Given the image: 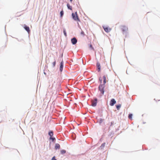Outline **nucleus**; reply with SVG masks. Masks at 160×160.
<instances>
[{
	"label": "nucleus",
	"mask_w": 160,
	"mask_h": 160,
	"mask_svg": "<svg viewBox=\"0 0 160 160\" xmlns=\"http://www.w3.org/2000/svg\"><path fill=\"white\" fill-rule=\"evenodd\" d=\"M72 15L73 19L75 21L79 22L80 21V19L79 18L77 12H75L74 13H72Z\"/></svg>",
	"instance_id": "f257e3e1"
},
{
	"label": "nucleus",
	"mask_w": 160,
	"mask_h": 160,
	"mask_svg": "<svg viewBox=\"0 0 160 160\" xmlns=\"http://www.w3.org/2000/svg\"><path fill=\"white\" fill-rule=\"evenodd\" d=\"M104 87L105 85H104V84H101L99 85V90L102 95L104 93Z\"/></svg>",
	"instance_id": "f03ea898"
},
{
	"label": "nucleus",
	"mask_w": 160,
	"mask_h": 160,
	"mask_svg": "<svg viewBox=\"0 0 160 160\" xmlns=\"http://www.w3.org/2000/svg\"><path fill=\"white\" fill-rule=\"evenodd\" d=\"M121 28L123 33L127 32L128 30L127 27L125 25L122 26Z\"/></svg>",
	"instance_id": "7ed1b4c3"
},
{
	"label": "nucleus",
	"mask_w": 160,
	"mask_h": 160,
	"mask_svg": "<svg viewBox=\"0 0 160 160\" xmlns=\"http://www.w3.org/2000/svg\"><path fill=\"white\" fill-rule=\"evenodd\" d=\"M48 134L50 136V139L51 140H55L56 138L52 137L53 135V132L52 131H50L49 132Z\"/></svg>",
	"instance_id": "20e7f679"
},
{
	"label": "nucleus",
	"mask_w": 160,
	"mask_h": 160,
	"mask_svg": "<svg viewBox=\"0 0 160 160\" xmlns=\"http://www.w3.org/2000/svg\"><path fill=\"white\" fill-rule=\"evenodd\" d=\"M103 28L105 31L107 32H110L111 30V28H109L105 26H103Z\"/></svg>",
	"instance_id": "39448f33"
},
{
	"label": "nucleus",
	"mask_w": 160,
	"mask_h": 160,
	"mask_svg": "<svg viewBox=\"0 0 160 160\" xmlns=\"http://www.w3.org/2000/svg\"><path fill=\"white\" fill-rule=\"evenodd\" d=\"M116 103V101L114 99L112 98V99L110 101V104L111 106H112L115 104Z\"/></svg>",
	"instance_id": "423d86ee"
},
{
	"label": "nucleus",
	"mask_w": 160,
	"mask_h": 160,
	"mask_svg": "<svg viewBox=\"0 0 160 160\" xmlns=\"http://www.w3.org/2000/svg\"><path fill=\"white\" fill-rule=\"evenodd\" d=\"M71 42L73 44H75L77 42V40L75 38H73L71 39Z\"/></svg>",
	"instance_id": "0eeeda50"
},
{
	"label": "nucleus",
	"mask_w": 160,
	"mask_h": 160,
	"mask_svg": "<svg viewBox=\"0 0 160 160\" xmlns=\"http://www.w3.org/2000/svg\"><path fill=\"white\" fill-rule=\"evenodd\" d=\"M97 99H94V100L92 101V106L95 107L97 105Z\"/></svg>",
	"instance_id": "6e6552de"
},
{
	"label": "nucleus",
	"mask_w": 160,
	"mask_h": 160,
	"mask_svg": "<svg viewBox=\"0 0 160 160\" xmlns=\"http://www.w3.org/2000/svg\"><path fill=\"white\" fill-rule=\"evenodd\" d=\"M24 28L28 33H29L30 32V30L29 28L28 27L25 25H24Z\"/></svg>",
	"instance_id": "1a4fd4ad"
},
{
	"label": "nucleus",
	"mask_w": 160,
	"mask_h": 160,
	"mask_svg": "<svg viewBox=\"0 0 160 160\" xmlns=\"http://www.w3.org/2000/svg\"><path fill=\"white\" fill-rule=\"evenodd\" d=\"M63 68V62L62 61L60 63V70L61 72H62V71Z\"/></svg>",
	"instance_id": "9d476101"
},
{
	"label": "nucleus",
	"mask_w": 160,
	"mask_h": 160,
	"mask_svg": "<svg viewBox=\"0 0 160 160\" xmlns=\"http://www.w3.org/2000/svg\"><path fill=\"white\" fill-rule=\"evenodd\" d=\"M60 146L59 144L57 143L55 144V149H59L60 148Z\"/></svg>",
	"instance_id": "9b49d317"
},
{
	"label": "nucleus",
	"mask_w": 160,
	"mask_h": 160,
	"mask_svg": "<svg viewBox=\"0 0 160 160\" xmlns=\"http://www.w3.org/2000/svg\"><path fill=\"white\" fill-rule=\"evenodd\" d=\"M103 84L104 85L106 83V76L105 75H104L103 76Z\"/></svg>",
	"instance_id": "f8f14e48"
},
{
	"label": "nucleus",
	"mask_w": 160,
	"mask_h": 160,
	"mask_svg": "<svg viewBox=\"0 0 160 160\" xmlns=\"http://www.w3.org/2000/svg\"><path fill=\"white\" fill-rule=\"evenodd\" d=\"M97 66L98 68V71H99L100 70V66L99 63H97Z\"/></svg>",
	"instance_id": "ddd939ff"
},
{
	"label": "nucleus",
	"mask_w": 160,
	"mask_h": 160,
	"mask_svg": "<svg viewBox=\"0 0 160 160\" xmlns=\"http://www.w3.org/2000/svg\"><path fill=\"white\" fill-rule=\"evenodd\" d=\"M67 6L68 7V9L72 10V6H70L69 3H68L67 4Z\"/></svg>",
	"instance_id": "4468645a"
},
{
	"label": "nucleus",
	"mask_w": 160,
	"mask_h": 160,
	"mask_svg": "<svg viewBox=\"0 0 160 160\" xmlns=\"http://www.w3.org/2000/svg\"><path fill=\"white\" fill-rule=\"evenodd\" d=\"M60 152H61V153L62 154H65L66 152V151L64 150H61Z\"/></svg>",
	"instance_id": "2eb2a0df"
},
{
	"label": "nucleus",
	"mask_w": 160,
	"mask_h": 160,
	"mask_svg": "<svg viewBox=\"0 0 160 160\" xmlns=\"http://www.w3.org/2000/svg\"><path fill=\"white\" fill-rule=\"evenodd\" d=\"M60 14L61 17H62L63 16V14H64L63 11V10H62V11H61L60 12Z\"/></svg>",
	"instance_id": "dca6fc26"
},
{
	"label": "nucleus",
	"mask_w": 160,
	"mask_h": 160,
	"mask_svg": "<svg viewBox=\"0 0 160 160\" xmlns=\"http://www.w3.org/2000/svg\"><path fill=\"white\" fill-rule=\"evenodd\" d=\"M132 114H130L128 116V118L130 119H132Z\"/></svg>",
	"instance_id": "f3484780"
},
{
	"label": "nucleus",
	"mask_w": 160,
	"mask_h": 160,
	"mask_svg": "<svg viewBox=\"0 0 160 160\" xmlns=\"http://www.w3.org/2000/svg\"><path fill=\"white\" fill-rule=\"evenodd\" d=\"M63 33H64V35L65 36L67 37V34L66 31L65 29H64L63 30Z\"/></svg>",
	"instance_id": "a211bd4d"
},
{
	"label": "nucleus",
	"mask_w": 160,
	"mask_h": 160,
	"mask_svg": "<svg viewBox=\"0 0 160 160\" xmlns=\"http://www.w3.org/2000/svg\"><path fill=\"white\" fill-rule=\"evenodd\" d=\"M76 137V135L75 134H72V137L73 138V139H75Z\"/></svg>",
	"instance_id": "6ab92c4d"
},
{
	"label": "nucleus",
	"mask_w": 160,
	"mask_h": 160,
	"mask_svg": "<svg viewBox=\"0 0 160 160\" xmlns=\"http://www.w3.org/2000/svg\"><path fill=\"white\" fill-rule=\"evenodd\" d=\"M56 65V61H55L53 63H52V67H54Z\"/></svg>",
	"instance_id": "aec40b11"
},
{
	"label": "nucleus",
	"mask_w": 160,
	"mask_h": 160,
	"mask_svg": "<svg viewBox=\"0 0 160 160\" xmlns=\"http://www.w3.org/2000/svg\"><path fill=\"white\" fill-rule=\"evenodd\" d=\"M81 34L83 36H84L85 35L84 32L83 31H82L81 32Z\"/></svg>",
	"instance_id": "412c9836"
},
{
	"label": "nucleus",
	"mask_w": 160,
	"mask_h": 160,
	"mask_svg": "<svg viewBox=\"0 0 160 160\" xmlns=\"http://www.w3.org/2000/svg\"><path fill=\"white\" fill-rule=\"evenodd\" d=\"M103 121V120L102 119V118H100V119H99V123H101Z\"/></svg>",
	"instance_id": "4be33fe9"
},
{
	"label": "nucleus",
	"mask_w": 160,
	"mask_h": 160,
	"mask_svg": "<svg viewBox=\"0 0 160 160\" xmlns=\"http://www.w3.org/2000/svg\"><path fill=\"white\" fill-rule=\"evenodd\" d=\"M121 107V105H117L116 107H117V109L118 110L119 109V108H120Z\"/></svg>",
	"instance_id": "5701e85b"
},
{
	"label": "nucleus",
	"mask_w": 160,
	"mask_h": 160,
	"mask_svg": "<svg viewBox=\"0 0 160 160\" xmlns=\"http://www.w3.org/2000/svg\"><path fill=\"white\" fill-rule=\"evenodd\" d=\"M105 143H103L102 144V145L101 146V147L102 148H103L104 147V146H105Z\"/></svg>",
	"instance_id": "b1692460"
},
{
	"label": "nucleus",
	"mask_w": 160,
	"mask_h": 160,
	"mask_svg": "<svg viewBox=\"0 0 160 160\" xmlns=\"http://www.w3.org/2000/svg\"><path fill=\"white\" fill-rule=\"evenodd\" d=\"M89 47H90V48L91 49H93V50H94V49H93V47H92V45H91V44H90V45H89Z\"/></svg>",
	"instance_id": "393cba45"
},
{
	"label": "nucleus",
	"mask_w": 160,
	"mask_h": 160,
	"mask_svg": "<svg viewBox=\"0 0 160 160\" xmlns=\"http://www.w3.org/2000/svg\"><path fill=\"white\" fill-rule=\"evenodd\" d=\"M51 160H57L55 158V156H54L51 159Z\"/></svg>",
	"instance_id": "a878e982"
},
{
	"label": "nucleus",
	"mask_w": 160,
	"mask_h": 160,
	"mask_svg": "<svg viewBox=\"0 0 160 160\" xmlns=\"http://www.w3.org/2000/svg\"><path fill=\"white\" fill-rule=\"evenodd\" d=\"M100 81L101 83H102V79H101L100 78Z\"/></svg>",
	"instance_id": "bb28decb"
},
{
	"label": "nucleus",
	"mask_w": 160,
	"mask_h": 160,
	"mask_svg": "<svg viewBox=\"0 0 160 160\" xmlns=\"http://www.w3.org/2000/svg\"><path fill=\"white\" fill-rule=\"evenodd\" d=\"M71 2H72V0H70Z\"/></svg>",
	"instance_id": "cd10ccee"
}]
</instances>
